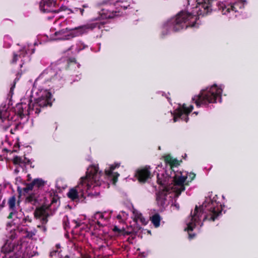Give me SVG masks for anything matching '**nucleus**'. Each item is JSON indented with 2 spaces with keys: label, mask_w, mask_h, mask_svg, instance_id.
I'll return each mask as SVG.
<instances>
[{
  "label": "nucleus",
  "mask_w": 258,
  "mask_h": 258,
  "mask_svg": "<svg viewBox=\"0 0 258 258\" xmlns=\"http://www.w3.org/2000/svg\"><path fill=\"white\" fill-rule=\"evenodd\" d=\"M191 1L192 0L188 1V6L190 5ZM213 1L214 0H196V6L192 8L193 10L191 12L181 11L164 25V29L166 32H162V37H163L167 34L169 32L168 28L174 32H177L188 27H198V24L197 23L198 17L207 15L211 12Z\"/></svg>",
  "instance_id": "1"
},
{
  "label": "nucleus",
  "mask_w": 258,
  "mask_h": 258,
  "mask_svg": "<svg viewBox=\"0 0 258 258\" xmlns=\"http://www.w3.org/2000/svg\"><path fill=\"white\" fill-rule=\"evenodd\" d=\"M101 174V172H98L97 167L91 166L87 169L86 176L81 178L79 183L69 189L67 197L73 202H84L87 195L89 196L94 195L89 191L92 185L94 188L101 185L102 181L100 179Z\"/></svg>",
  "instance_id": "2"
},
{
  "label": "nucleus",
  "mask_w": 258,
  "mask_h": 258,
  "mask_svg": "<svg viewBox=\"0 0 258 258\" xmlns=\"http://www.w3.org/2000/svg\"><path fill=\"white\" fill-rule=\"evenodd\" d=\"M221 206L220 203L211 199H207L199 207L196 206L194 212L191 211L190 213L191 222L187 224V226L185 229V230L187 231L190 239L195 236V234L190 233V231L193 230L197 224H199L202 215L205 214L203 221L206 220L214 221L221 214Z\"/></svg>",
  "instance_id": "3"
},
{
  "label": "nucleus",
  "mask_w": 258,
  "mask_h": 258,
  "mask_svg": "<svg viewBox=\"0 0 258 258\" xmlns=\"http://www.w3.org/2000/svg\"><path fill=\"white\" fill-rule=\"evenodd\" d=\"M222 92L221 89L214 84L210 88L201 90L199 95L192 98V100L195 101L197 107H200L201 105L216 102L218 98L221 99Z\"/></svg>",
  "instance_id": "4"
},
{
  "label": "nucleus",
  "mask_w": 258,
  "mask_h": 258,
  "mask_svg": "<svg viewBox=\"0 0 258 258\" xmlns=\"http://www.w3.org/2000/svg\"><path fill=\"white\" fill-rule=\"evenodd\" d=\"M52 94L47 90H45L41 96L35 99L34 102L29 100V108L28 112H34L35 115H38L41 109L52 105Z\"/></svg>",
  "instance_id": "5"
},
{
  "label": "nucleus",
  "mask_w": 258,
  "mask_h": 258,
  "mask_svg": "<svg viewBox=\"0 0 258 258\" xmlns=\"http://www.w3.org/2000/svg\"><path fill=\"white\" fill-rule=\"evenodd\" d=\"M50 206V205H42L36 208L34 212V218L36 219H39L41 223V225H37V228L44 233L47 231L46 224L48 221V217L50 216L48 212Z\"/></svg>",
  "instance_id": "6"
},
{
  "label": "nucleus",
  "mask_w": 258,
  "mask_h": 258,
  "mask_svg": "<svg viewBox=\"0 0 258 258\" xmlns=\"http://www.w3.org/2000/svg\"><path fill=\"white\" fill-rule=\"evenodd\" d=\"M60 72L58 73L54 70L50 69L43 71L36 79L34 82L35 85L41 84H47L50 82L55 83L61 80Z\"/></svg>",
  "instance_id": "7"
},
{
  "label": "nucleus",
  "mask_w": 258,
  "mask_h": 258,
  "mask_svg": "<svg viewBox=\"0 0 258 258\" xmlns=\"http://www.w3.org/2000/svg\"><path fill=\"white\" fill-rule=\"evenodd\" d=\"M173 178L172 189L175 193V197L178 198L181 193L185 190V185H188V183L186 182L187 174L185 175H182L181 172L177 173H175L174 172Z\"/></svg>",
  "instance_id": "8"
},
{
  "label": "nucleus",
  "mask_w": 258,
  "mask_h": 258,
  "mask_svg": "<svg viewBox=\"0 0 258 258\" xmlns=\"http://www.w3.org/2000/svg\"><path fill=\"white\" fill-rule=\"evenodd\" d=\"M104 24L105 23L104 22L88 23L73 29L72 30V34H73L74 38L84 34H87L96 28L98 29H102L104 27Z\"/></svg>",
  "instance_id": "9"
},
{
  "label": "nucleus",
  "mask_w": 258,
  "mask_h": 258,
  "mask_svg": "<svg viewBox=\"0 0 258 258\" xmlns=\"http://www.w3.org/2000/svg\"><path fill=\"white\" fill-rule=\"evenodd\" d=\"M246 1L245 0L237 1L233 4H225L224 3H218L217 7L218 10L220 11L222 14L225 15L229 13L231 11L237 12L238 9L244 8Z\"/></svg>",
  "instance_id": "10"
},
{
  "label": "nucleus",
  "mask_w": 258,
  "mask_h": 258,
  "mask_svg": "<svg viewBox=\"0 0 258 258\" xmlns=\"http://www.w3.org/2000/svg\"><path fill=\"white\" fill-rule=\"evenodd\" d=\"M150 169V166H145L137 170L135 177L140 183H145L152 178L153 175Z\"/></svg>",
  "instance_id": "11"
},
{
  "label": "nucleus",
  "mask_w": 258,
  "mask_h": 258,
  "mask_svg": "<svg viewBox=\"0 0 258 258\" xmlns=\"http://www.w3.org/2000/svg\"><path fill=\"white\" fill-rule=\"evenodd\" d=\"M29 108V103L27 104L24 102L16 104L14 109L15 113L23 118L25 115H30L34 114V112H28Z\"/></svg>",
  "instance_id": "12"
},
{
  "label": "nucleus",
  "mask_w": 258,
  "mask_h": 258,
  "mask_svg": "<svg viewBox=\"0 0 258 258\" xmlns=\"http://www.w3.org/2000/svg\"><path fill=\"white\" fill-rule=\"evenodd\" d=\"M169 188L165 187L164 189L156 193V202L158 206L161 208H164L167 205V197L169 192Z\"/></svg>",
  "instance_id": "13"
},
{
  "label": "nucleus",
  "mask_w": 258,
  "mask_h": 258,
  "mask_svg": "<svg viewBox=\"0 0 258 258\" xmlns=\"http://www.w3.org/2000/svg\"><path fill=\"white\" fill-rule=\"evenodd\" d=\"M56 4V2L54 0H41L39 7L42 12L48 13L54 12L53 8L55 7Z\"/></svg>",
  "instance_id": "14"
},
{
  "label": "nucleus",
  "mask_w": 258,
  "mask_h": 258,
  "mask_svg": "<svg viewBox=\"0 0 258 258\" xmlns=\"http://www.w3.org/2000/svg\"><path fill=\"white\" fill-rule=\"evenodd\" d=\"M120 166L119 164H114L111 165L108 169L105 170V174L108 178H110L113 184H115L117 181L118 177L119 176V174L117 172H113V170L116 168L119 167Z\"/></svg>",
  "instance_id": "15"
},
{
  "label": "nucleus",
  "mask_w": 258,
  "mask_h": 258,
  "mask_svg": "<svg viewBox=\"0 0 258 258\" xmlns=\"http://www.w3.org/2000/svg\"><path fill=\"white\" fill-rule=\"evenodd\" d=\"M54 34L58 40H70L73 38V34L68 28L56 31Z\"/></svg>",
  "instance_id": "16"
},
{
  "label": "nucleus",
  "mask_w": 258,
  "mask_h": 258,
  "mask_svg": "<svg viewBox=\"0 0 258 258\" xmlns=\"http://www.w3.org/2000/svg\"><path fill=\"white\" fill-rule=\"evenodd\" d=\"M12 161L15 165H18L20 166H22V164H24L25 166L28 165H31L32 163L31 160L27 157H24L23 158L22 157L18 156H15L13 158ZM31 167L33 168L34 166H31Z\"/></svg>",
  "instance_id": "17"
},
{
  "label": "nucleus",
  "mask_w": 258,
  "mask_h": 258,
  "mask_svg": "<svg viewBox=\"0 0 258 258\" xmlns=\"http://www.w3.org/2000/svg\"><path fill=\"white\" fill-rule=\"evenodd\" d=\"M38 195L36 193H31L25 199V202L27 203L30 204L32 205L37 206L38 207L40 203L38 199Z\"/></svg>",
  "instance_id": "18"
},
{
  "label": "nucleus",
  "mask_w": 258,
  "mask_h": 258,
  "mask_svg": "<svg viewBox=\"0 0 258 258\" xmlns=\"http://www.w3.org/2000/svg\"><path fill=\"white\" fill-rule=\"evenodd\" d=\"M116 11L109 10L104 8H103L99 14L102 19H111L116 16Z\"/></svg>",
  "instance_id": "19"
},
{
  "label": "nucleus",
  "mask_w": 258,
  "mask_h": 258,
  "mask_svg": "<svg viewBox=\"0 0 258 258\" xmlns=\"http://www.w3.org/2000/svg\"><path fill=\"white\" fill-rule=\"evenodd\" d=\"M180 108L181 109H182L183 112V115L181 117H180V118L182 120H184L186 122H187L189 120L188 115L192 111L194 106L193 105H190L189 107H186V105L183 104Z\"/></svg>",
  "instance_id": "20"
},
{
  "label": "nucleus",
  "mask_w": 258,
  "mask_h": 258,
  "mask_svg": "<svg viewBox=\"0 0 258 258\" xmlns=\"http://www.w3.org/2000/svg\"><path fill=\"white\" fill-rule=\"evenodd\" d=\"M7 247V244L4 245L3 247V251H4L5 255V258H18V257L16 255H12L11 254V252L14 251L15 246L14 244H11L10 245H8Z\"/></svg>",
  "instance_id": "21"
},
{
  "label": "nucleus",
  "mask_w": 258,
  "mask_h": 258,
  "mask_svg": "<svg viewBox=\"0 0 258 258\" xmlns=\"http://www.w3.org/2000/svg\"><path fill=\"white\" fill-rule=\"evenodd\" d=\"M10 113L7 109H5V107H0V119L3 122L7 120L9 121L13 119V117H10Z\"/></svg>",
  "instance_id": "22"
},
{
  "label": "nucleus",
  "mask_w": 258,
  "mask_h": 258,
  "mask_svg": "<svg viewBox=\"0 0 258 258\" xmlns=\"http://www.w3.org/2000/svg\"><path fill=\"white\" fill-rule=\"evenodd\" d=\"M151 221L154 227L157 228L159 227L160 225V221L161 220V218L160 215L158 213L154 214L151 218Z\"/></svg>",
  "instance_id": "23"
},
{
  "label": "nucleus",
  "mask_w": 258,
  "mask_h": 258,
  "mask_svg": "<svg viewBox=\"0 0 258 258\" xmlns=\"http://www.w3.org/2000/svg\"><path fill=\"white\" fill-rule=\"evenodd\" d=\"M34 187L38 188L43 187L45 182L41 178H36L32 181Z\"/></svg>",
  "instance_id": "24"
},
{
  "label": "nucleus",
  "mask_w": 258,
  "mask_h": 258,
  "mask_svg": "<svg viewBox=\"0 0 258 258\" xmlns=\"http://www.w3.org/2000/svg\"><path fill=\"white\" fill-rule=\"evenodd\" d=\"M113 231L115 232H117L118 234L122 235H130L132 232L128 231H126L124 229H120L117 226H115L113 228Z\"/></svg>",
  "instance_id": "25"
},
{
  "label": "nucleus",
  "mask_w": 258,
  "mask_h": 258,
  "mask_svg": "<svg viewBox=\"0 0 258 258\" xmlns=\"http://www.w3.org/2000/svg\"><path fill=\"white\" fill-rule=\"evenodd\" d=\"M8 205L10 211H16V198L11 197L8 201Z\"/></svg>",
  "instance_id": "26"
},
{
  "label": "nucleus",
  "mask_w": 258,
  "mask_h": 258,
  "mask_svg": "<svg viewBox=\"0 0 258 258\" xmlns=\"http://www.w3.org/2000/svg\"><path fill=\"white\" fill-rule=\"evenodd\" d=\"M183 115V112L182 109H181L180 108H179L175 110L174 113V117H173V121L174 122H176L177 119L181 117Z\"/></svg>",
  "instance_id": "27"
},
{
  "label": "nucleus",
  "mask_w": 258,
  "mask_h": 258,
  "mask_svg": "<svg viewBox=\"0 0 258 258\" xmlns=\"http://www.w3.org/2000/svg\"><path fill=\"white\" fill-rule=\"evenodd\" d=\"M162 158L165 164H168L170 166L174 158H173L170 154L165 155L163 156Z\"/></svg>",
  "instance_id": "28"
},
{
  "label": "nucleus",
  "mask_w": 258,
  "mask_h": 258,
  "mask_svg": "<svg viewBox=\"0 0 258 258\" xmlns=\"http://www.w3.org/2000/svg\"><path fill=\"white\" fill-rule=\"evenodd\" d=\"M182 162L181 160L179 161L176 159H173V160L172 161V163L170 166V169L172 170L174 172L175 171L173 170V168L176 167H178V166H179L180 162Z\"/></svg>",
  "instance_id": "29"
},
{
  "label": "nucleus",
  "mask_w": 258,
  "mask_h": 258,
  "mask_svg": "<svg viewBox=\"0 0 258 258\" xmlns=\"http://www.w3.org/2000/svg\"><path fill=\"white\" fill-rule=\"evenodd\" d=\"M34 187L32 181L31 183H26V186L23 188V191L24 192L28 193L30 190H32Z\"/></svg>",
  "instance_id": "30"
},
{
  "label": "nucleus",
  "mask_w": 258,
  "mask_h": 258,
  "mask_svg": "<svg viewBox=\"0 0 258 258\" xmlns=\"http://www.w3.org/2000/svg\"><path fill=\"white\" fill-rule=\"evenodd\" d=\"M62 223L63 225V227L65 229H66L69 225V219L67 215H65L62 219Z\"/></svg>",
  "instance_id": "31"
},
{
  "label": "nucleus",
  "mask_w": 258,
  "mask_h": 258,
  "mask_svg": "<svg viewBox=\"0 0 258 258\" xmlns=\"http://www.w3.org/2000/svg\"><path fill=\"white\" fill-rule=\"evenodd\" d=\"M136 219L137 220H140V222L144 225H146L147 224L146 219L143 217L141 214H137L136 216Z\"/></svg>",
  "instance_id": "32"
},
{
  "label": "nucleus",
  "mask_w": 258,
  "mask_h": 258,
  "mask_svg": "<svg viewBox=\"0 0 258 258\" xmlns=\"http://www.w3.org/2000/svg\"><path fill=\"white\" fill-rule=\"evenodd\" d=\"M36 232L37 230L36 229H34L33 231H27L26 236L29 239H31L36 235Z\"/></svg>",
  "instance_id": "33"
},
{
  "label": "nucleus",
  "mask_w": 258,
  "mask_h": 258,
  "mask_svg": "<svg viewBox=\"0 0 258 258\" xmlns=\"http://www.w3.org/2000/svg\"><path fill=\"white\" fill-rule=\"evenodd\" d=\"M157 182L159 184L161 185H165L166 180L164 179H162L161 178H160L159 174H157Z\"/></svg>",
  "instance_id": "34"
},
{
  "label": "nucleus",
  "mask_w": 258,
  "mask_h": 258,
  "mask_svg": "<svg viewBox=\"0 0 258 258\" xmlns=\"http://www.w3.org/2000/svg\"><path fill=\"white\" fill-rule=\"evenodd\" d=\"M21 74H19V73L17 74V77L15 78L14 81L13 85L11 88V91L14 89V88L15 87L16 83L17 81H18L20 79V78L21 77Z\"/></svg>",
  "instance_id": "35"
},
{
  "label": "nucleus",
  "mask_w": 258,
  "mask_h": 258,
  "mask_svg": "<svg viewBox=\"0 0 258 258\" xmlns=\"http://www.w3.org/2000/svg\"><path fill=\"white\" fill-rule=\"evenodd\" d=\"M32 221V218L30 217H29V216H27L23 219L22 221V224H24V223H26V222L31 223Z\"/></svg>",
  "instance_id": "36"
},
{
  "label": "nucleus",
  "mask_w": 258,
  "mask_h": 258,
  "mask_svg": "<svg viewBox=\"0 0 258 258\" xmlns=\"http://www.w3.org/2000/svg\"><path fill=\"white\" fill-rule=\"evenodd\" d=\"M19 57H19V55L18 54L16 53L15 52H14L13 53V59L11 61V63H16Z\"/></svg>",
  "instance_id": "37"
},
{
  "label": "nucleus",
  "mask_w": 258,
  "mask_h": 258,
  "mask_svg": "<svg viewBox=\"0 0 258 258\" xmlns=\"http://www.w3.org/2000/svg\"><path fill=\"white\" fill-rule=\"evenodd\" d=\"M187 176L188 175L189 178V180H188L186 182L188 183L189 182H191L196 177V174L193 172H190L188 173H186Z\"/></svg>",
  "instance_id": "38"
},
{
  "label": "nucleus",
  "mask_w": 258,
  "mask_h": 258,
  "mask_svg": "<svg viewBox=\"0 0 258 258\" xmlns=\"http://www.w3.org/2000/svg\"><path fill=\"white\" fill-rule=\"evenodd\" d=\"M50 256L53 258V257H60L59 255V252L58 250H53L50 253Z\"/></svg>",
  "instance_id": "39"
},
{
  "label": "nucleus",
  "mask_w": 258,
  "mask_h": 258,
  "mask_svg": "<svg viewBox=\"0 0 258 258\" xmlns=\"http://www.w3.org/2000/svg\"><path fill=\"white\" fill-rule=\"evenodd\" d=\"M27 53L26 50L24 49H21L19 52V55L20 58L23 57H25L26 54Z\"/></svg>",
  "instance_id": "40"
},
{
  "label": "nucleus",
  "mask_w": 258,
  "mask_h": 258,
  "mask_svg": "<svg viewBox=\"0 0 258 258\" xmlns=\"http://www.w3.org/2000/svg\"><path fill=\"white\" fill-rule=\"evenodd\" d=\"M58 202L59 203L58 197L57 196H54L51 199L50 205L56 204Z\"/></svg>",
  "instance_id": "41"
},
{
  "label": "nucleus",
  "mask_w": 258,
  "mask_h": 258,
  "mask_svg": "<svg viewBox=\"0 0 258 258\" xmlns=\"http://www.w3.org/2000/svg\"><path fill=\"white\" fill-rule=\"evenodd\" d=\"M120 3V1H116L115 2H112L111 1H109L108 2L106 3L105 6H107L108 4H109V5L113 4L114 5L115 4H116L117 5H119Z\"/></svg>",
  "instance_id": "42"
},
{
  "label": "nucleus",
  "mask_w": 258,
  "mask_h": 258,
  "mask_svg": "<svg viewBox=\"0 0 258 258\" xmlns=\"http://www.w3.org/2000/svg\"><path fill=\"white\" fill-rule=\"evenodd\" d=\"M96 217H98L99 219H103L104 218V215L102 213L100 212H97L95 214Z\"/></svg>",
  "instance_id": "43"
},
{
  "label": "nucleus",
  "mask_w": 258,
  "mask_h": 258,
  "mask_svg": "<svg viewBox=\"0 0 258 258\" xmlns=\"http://www.w3.org/2000/svg\"><path fill=\"white\" fill-rule=\"evenodd\" d=\"M67 10H68V9L66 7H61L58 10L55 12L56 13H58L59 11H66Z\"/></svg>",
  "instance_id": "44"
},
{
  "label": "nucleus",
  "mask_w": 258,
  "mask_h": 258,
  "mask_svg": "<svg viewBox=\"0 0 258 258\" xmlns=\"http://www.w3.org/2000/svg\"><path fill=\"white\" fill-rule=\"evenodd\" d=\"M16 212V211H11V212L10 213L9 216H8V219H11L12 218L14 213Z\"/></svg>",
  "instance_id": "45"
},
{
  "label": "nucleus",
  "mask_w": 258,
  "mask_h": 258,
  "mask_svg": "<svg viewBox=\"0 0 258 258\" xmlns=\"http://www.w3.org/2000/svg\"><path fill=\"white\" fill-rule=\"evenodd\" d=\"M5 200H4L2 203V204L0 205V209L3 208L5 206Z\"/></svg>",
  "instance_id": "46"
},
{
  "label": "nucleus",
  "mask_w": 258,
  "mask_h": 258,
  "mask_svg": "<svg viewBox=\"0 0 258 258\" xmlns=\"http://www.w3.org/2000/svg\"><path fill=\"white\" fill-rule=\"evenodd\" d=\"M81 14L82 15H83V13H84V10L82 8H79L78 9Z\"/></svg>",
  "instance_id": "47"
},
{
  "label": "nucleus",
  "mask_w": 258,
  "mask_h": 258,
  "mask_svg": "<svg viewBox=\"0 0 258 258\" xmlns=\"http://www.w3.org/2000/svg\"><path fill=\"white\" fill-rule=\"evenodd\" d=\"M19 172V170L18 169V168H16L14 170V173H15L16 174H17Z\"/></svg>",
  "instance_id": "48"
},
{
  "label": "nucleus",
  "mask_w": 258,
  "mask_h": 258,
  "mask_svg": "<svg viewBox=\"0 0 258 258\" xmlns=\"http://www.w3.org/2000/svg\"><path fill=\"white\" fill-rule=\"evenodd\" d=\"M59 258H70V256L69 255H66L64 256H60V257H59Z\"/></svg>",
  "instance_id": "49"
},
{
  "label": "nucleus",
  "mask_w": 258,
  "mask_h": 258,
  "mask_svg": "<svg viewBox=\"0 0 258 258\" xmlns=\"http://www.w3.org/2000/svg\"><path fill=\"white\" fill-rule=\"evenodd\" d=\"M74 221L77 224L75 226V228H77L79 226H80V224L79 223H77V221H76L75 220H74Z\"/></svg>",
  "instance_id": "50"
},
{
  "label": "nucleus",
  "mask_w": 258,
  "mask_h": 258,
  "mask_svg": "<svg viewBox=\"0 0 258 258\" xmlns=\"http://www.w3.org/2000/svg\"><path fill=\"white\" fill-rule=\"evenodd\" d=\"M97 225H99L100 227V226H102V224H101V223H100L99 221H97Z\"/></svg>",
  "instance_id": "51"
},
{
  "label": "nucleus",
  "mask_w": 258,
  "mask_h": 258,
  "mask_svg": "<svg viewBox=\"0 0 258 258\" xmlns=\"http://www.w3.org/2000/svg\"><path fill=\"white\" fill-rule=\"evenodd\" d=\"M116 217H117V219H121V216L120 215H117Z\"/></svg>",
  "instance_id": "52"
},
{
  "label": "nucleus",
  "mask_w": 258,
  "mask_h": 258,
  "mask_svg": "<svg viewBox=\"0 0 258 258\" xmlns=\"http://www.w3.org/2000/svg\"><path fill=\"white\" fill-rule=\"evenodd\" d=\"M14 244V246H15V249H14V250L15 249V248H17L18 247H19V246L18 245H15L14 244ZM14 251H15V250L13 251V252H14V253H15V252H14Z\"/></svg>",
  "instance_id": "53"
},
{
  "label": "nucleus",
  "mask_w": 258,
  "mask_h": 258,
  "mask_svg": "<svg viewBox=\"0 0 258 258\" xmlns=\"http://www.w3.org/2000/svg\"><path fill=\"white\" fill-rule=\"evenodd\" d=\"M83 8H88V5H87V4H86V5H84L83 6Z\"/></svg>",
  "instance_id": "54"
},
{
  "label": "nucleus",
  "mask_w": 258,
  "mask_h": 258,
  "mask_svg": "<svg viewBox=\"0 0 258 258\" xmlns=\"http://www.w3.org/2000/svg\"><path fill=\"white\" fill-rule=\"evenodd\" d=\"M70 60H71V62L75 61V58H72L71 59H70Z\"/></svg>",
  "instance_id": "55"
},
{
  "label": "nucleus",
  "mask_w": 258,
  "mask_h": 258,
  "mask_svg": "<svg viewBox=\"0 0 258 258\" xmlns=\"http://www.w3.org/2000/svg\"><path fill=\"white\" fill-rule=\"evenodd\" d=\"M194 113H195V114H197H197H198V112H194Z\"/></svg>",
  "instance_id": "56"
},
{
  "label": "nucleus",
  "mask_w": 258,
  "mask_h": 258,
  "mask_svg": "<svg viewBox=\"0 0 258 258\" xmlns=\"http://www.w3.org/2000/svg\"><path fill=\"white\" fill-rule=\"evenodd\" d=\"M27 176H28V177L29 178H30V174H28Z\"/></svg>",
  "instance_id": "57"
},
{
  "label": "nucleus",
  "mask_w": 258,
  "mask_h": 258,
  "mask_svg": "<svg viewBox=\"0 0 258 258\" xmlns=\"http://www.w3.org/2000/svg\"><path fill=\"white\" fill-rule=\"evenodd\" d=\"M3 258H5V257H3Z\"/></svg>",
  "instance_id": "58"
}]
</instances>
